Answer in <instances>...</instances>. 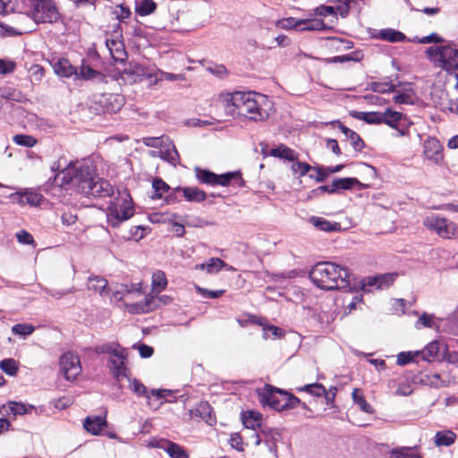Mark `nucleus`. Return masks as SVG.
I'll return each instance as SVG.
<instances>
[{"mask_svg":"<svg viewBox=\"0 0 458 458\" xmlns=\"http://www.w3.org/2000/svg\"><path fill=\"white\" fill-rule=\"evenodd\" d=\"M62 173L64 176L61 182H58V174L49 178L53 186L71 183L77 193L88 198H105L114 193L109 182L99 177L96 169L87 164L75 165L70 163L65 169L62 170Z\"/></svg>","mask_w":458,"mask_h":458,"instance_id":"1","label":"nucleus"},{"mask_svg":"<svg viewBox=\"0 0 458 458\" xmlns=\"http://www.w3.org/2000/svg\"><path fill=\"white\" fill-rule=\"evenodd\" d=\"M352 276L346 267L331 261L317 262L309 272V277L317 287L327 291L342 290L345 293L352 286L356 288L352 284Z\"/></svg>","mask_w":458,"mask_h":458,"instance_id":"2","label":"nucleus"},{"mask_svg":"<svg viewBox=\"0 0 458 458\" xmlns=\"http://www.w3.org/2000/svg\"><path fill=\"white\" fill-rule=\"evenodd\" d=\"M234 107L239 115L248 116L253 121H262L265 118L258 101L255 99V93L236 91L226 99V108Z\"/></svg>","mask_w":458,"mask_h":458,"instance_id":"3","label":"nucleus"},{"mask_svg":"<svg viewBox=\"0 0 458 458\" xmlns=\"http://www.w3.org/2000/svg\"><path fill=\"white\" fill-rule=\"evenodd\" d=\"M27 16L30 17L37 24L55 23L61 18L53 0H44L42 3L33 4L27 13Z\"/></svg>","mask_w":458,"mask_h":458,"instance_id":"4","label":"nucleus"},{"mask_svg":"<svg viewBox=\"0 0 458 458\" xmlns=\"http://www.w3.org/2000/svg\"><path fill=\"white\" fill-rule=\"evenodd\" d=\"M424 225L436 232V233L444 239H457L458 238V225L437 215L428 216L424 221Z\"/></svg>","mask_w":458,"mask_h":458,"instance_id":"5","label":"nucleus"},{"mask_svg":"<svg viewBox=\"0 0 458 458\" xmlns=\"http://www.w3.org/2000/svg\"><path fill=\"white\" fill-rule=\"evenodd\" d=\"M286 390L266 384L262 389H258L259 403L263 407H269L275 411H282L281 406L284 405V399L280 400L277 394L284 396Z\"/></svg>","mask_w":458,"mask_h":458,"instance_id":"6","label":"nucleus"},{"mask_svg":"<svg viewBox=\"0 0 458 458\" xmlns=\"http://www.w3.org/2000/svg\"><path fill=\"white\" fill-rule=\"evenodd\" d=\"M123 74L133 83L148 81L152 85L157 82V74H154L153 70L135 62H129L123 70Z\"/></svg>","mask_w":458,"mask_h":458,"instance_id":"7","label":"nucleus"},{"mask_svg":"<svg viewBox=\"0 0 458 458\" xmlns=\"http://www.w3.org/2000/svg\"><path fill=\"white\" fill-rule=\"evenodd\" d=\"M95 103L99 106L103 113H117L124 105V98L119 94L103 93L96 96Z\"/></svg>","mask_w":458,"mask_h":458,"instance_id":"8","label":"nucleus"},{"mask_svg":"<svg viewBox=\"0 0 458 458\" xmlns=\"http://www.w3.org/2000/svg\"><path fill=\"white\" fill-rule=\"evenodd\" d=\"M60 369L66 380L72 381L81 371L80 359L72 352H65L60 357Z\"/></svg>","mask_w":458,"mask_h":458,"instance_id":"9","label":"nucleus"},{"mask_svg":"<svg viewBox=\"0 0 458 458\" xmlns=\"http://www.w3.org/2000/svg\"><path fill=\"white\" fill-rule=\"evenodd\" d=\"M125 199L120 205V210H115L112 216H108V224L112 227H118L123 221L128 220L133 216V203L130 192L127 189L123 190Z\"/></svg>","mask_w":458,"mask_h":458,"instance_id":"10","label":"nucleus"},{"mask_svg":"<svg viewBox=\"0 0 458 458\" xmlns=\"http://www.w3.org/2000/svg\"><path fill=\"white\" fill-rule=\"evenodd\" d=\"M440 63L445 71L457 72L456 75L458 74V46L456 44L449 43L443 46Z\"/></svg>","mask_w":458,"mask_h":458,"instance_id":"11","label":"nucleus"},{"mask_svg":"<svg viewBox=\"0 0 458 458\" xmlns=\"http://www.w3.org/2000/svg\"><path fill=\"white\" fill-rule=\"evenodd\" d=\"M75 80L95 81L104 83L107 82L106 76L103 72L97 71L90 65L87 64L84 59L82 60L79 71L77 70Z\"/></svg>","mask_w":458,"mask_h":458,"instance_id":"12","label":"nucleus"},{"mask_svg":"<svg viewBox=\"0 0 458 458\" xmlns=\"http://www.w3.org/2000/svg\"><path fill=\"white\" fill-rule=\"evenodd\" d=\"M424 154L428 159L438 163L442 158L443 146L441 142L435 137H428L424 141Z\"/></svg>","mask_w":458,"mask_h":458,"instance_id":"13","label":"nucleus"},{"mask_svg":"<svg viewBox=\"0 0 458 458\" xmlns=\"http://www.w3.org/2000/svg\"><path fill=\"white\" fill-rule=\"evenodd\" d=\"M216 181V185H220L223 187H227L231 184L240 188L245 186V181L243 180L240 171H232L217 174Z\"/></svg>","mask_w":458,"mask_h":458,"instance_id":"14","label":"nucleus"},{"mask_svg":"<svg viewBox=\"0 0 458 458\" xmlns=\"http://www.w3.org/2000/svg\"><path fill=\"white\" fill-rule=\"evenodd\" d=\"M127 359H117L115 357H110L108 360L110 372L116 380H120L121 377L127 378L130 376V369L126 366Z\"/></svg>","mask_w":458,"mask_h":458,"instance_id":"15","label":"nucleus"},{"mask_svg":"<svg viewBox=\"0 0 458 458\" xmlns=\"http://www.w3.org/2000/svg\"><path fill=\"white\" fill-rule=\"evenodd\" d=\"M334 186L336 187V193L341 191H350L356 187L358 190H365L369 188V184L360 182L355 177H344L334 179Z\"/></svg>","mask_w":458,"mask_h":458,"instance_id":"16","label":"nucleus"},{"mask_svg":"<svg viewBox=\"0 0 458 458\" xmlns=\"http://www.w3.org/2000/svg\"><path fill=\"white\" fill-rule=\"evenodd\" d=\"M84 428L90 434L98 436L107 427L106 417L88 416L83 423Z\"/></svg>","mask_w":458,"mask_h":458,"instance_id":"17","label":"nucleus"},{"mask_svg":"<svg viewBox=\"0 0 458 458\" xmlns=\"http://www.w3.org/2000/svg\"><path fill=\"white\" fill-rule=\"evenodd\" d=\"M155 301H157L155 296L152 294H148L145 296L143 301L130 304L128 306L129 312L131 314L151 312L157 310V306L154 303Z\"/></svg>","mask_w":458,"mask_h":458,"instance_id":"18","label":"nucleus"},{"mask_svg":"<svg viewBox=\"0 0 458 458\" xmlns=\"http://www.w3.org/2000/svg\"><path fill=\"white\" fill-rule=\"evenodd\" d=\"M241 419L243 426L250 430L261 428L262 414L259 411L250 410L241 413Z\"/></svg>","mask_w":458,"mask_h":458,"instance_id":"19","label":"nucleus"},{"mask_svg":"<svg viewBox=\"0 0 458 458\" xmlns=\"http://www.w3.org/2000/svg\"><path fill=\"white\" fill-rule=\"evenodd\" d=\"M309 222L317 229L323 232H338L341 230V225L338 222H331L321 216H312Z\"/></svg>","mask_w":458,"mask_h":458,"instance_id":"20","label":"nucleus"},{"mask_svg":"<svg viewBox=\"0 0 458 458\" xmlns=\"http://www.w3.org/2000/svg\"><path fill=\"white\" fill-rule=\"evenodd\" d=\"M366 90L369 89L379 94L396 92V85L393 83L390 77L384 78V81H372L368 84Z\"/></svg>","mask_w":458,"mask_h":458,"instance_id":"21","label":"nucleus"},{"mask_svg":"<svg viewBox=\"0 0 458 458\" xmlns=\"http://www.w3.org/2000/svg\"><path fill=\"white\" fill-rule=\"evenodd\" d=\"M191 412H193V411H191ZM194 415L201 418L208 425H212L216 422L214 410L207 401H202L197 405Z\"/></svg>","mask_w":458,"mask_h":458,"instance_id":"22","label":"nucleus"},{"mask_svg":"<svg viewBox=\"0 0 458 458\" xmlns=\"http://www.w3.org/2000/svg\"><path fill=\"white\" fill-rule=\"evenodd\" d=\"M54 72L62 77L70 78L77 75V68L68 59L61 58L53 65Z\"/></svg>","mask_w":458,"mask_h":458,"instance_id":"23","label":"nucleus"},{"mask_svg":"<svg viewBox=\"0 0 458 458\" xmlns=\"http://www.w3.org/2000/svg\"><path fill=\"white\" fill-rule=\"evenodd\" d=\"M120 347L118 343L105 344L95 347V352L98 354L107 353L112 357L117 359H127V353L124 349L119 351L117 348Z\"/></svg>","mask_w":458,"mask_h":458,"instance_id":"24","label":"nucleus"},{"mask_svg":"<svg viewBox=\"0 0 458 458\" xmlns=\"http://www.w3.org/2000/svg\"><path fill=\"white\" fill-rule=\"evenodd\" d=\"M158 447L164 449L171 458H189L184 448L174 442L163 440V444Z\"/></svg>","mask_w":458,"mask_h":458,"instance_id":"25","label":"nucleus"},{"mask_svg":"<svg viewBox=\"0 0 458 458\" xmlns=\"http://www.w3.org/2000/svg\"><path fill=\"white\" fill-rule=\"evenodd\" d=\"M350 116L364 121L368 124H380L381 112H360L352 110L349 112Z\"/></svg>","mask_w":458,"mask_h":458,"instance_id":"26","label":"nucleus"},{"mask_svg":"<svg viewBox=\"0 0 458 458\" xmlns=\"http://www.w3.org/2000/svg\"><path fill=\"white\" fill-rule=\"evenodd\" d=\"M182 196L189 202L200 203L207 199L208 194L198 187H184Z\"/></svg>","mask_w":458,"mask_h":458,"instance_id":"27","label":"nucleus"},{"mask_svg":"<svg viewBox=\"0 0 458 458\" xmlns=\"http://www.w3.org/2000/svg\"><path fill=\"white\" fill-rule=\"evenodd\" d=\"M197 180L201 184L215 186L216 182L217 174L208 170L203 169L199 166L194 168Z\"/></svg>","mask_w":458,"mask_h":458,"instance_id":"28","label":"nucleus"},{"mask_svg":"<svg viewBox=\"0 0 458 458\" xmlns=\"http://www.w3.org/2000/svg\"><path fill=\"white\" fill-rule=\"evenodd\" d=\"M153 194L152 199H160L168 194L171 187L160 177H155L152 181Z\"/></svg>","mask_w":458,"mask_h":458,"instance_id":"29","label":"nucleus"},{"mask_svg":"<svg viewBox=\"0 0 458 458\" xmlns=\"http://www.w3.org/2000/svg\"><path fill=\"white\" fill-rule=\"evenodd\" d=\"M302 25H304V27L300 29L301 31H327L334 29L333 25H328L320 19L303 20Z\"/></svg>","mask_w":458,"mask_h":458,"instance_id":"30","label":"nucleus"},{"mask_svg":"<svg viewBox=\"0 0 458 458\" xmlns=\"http://www.w3.org/2000/svg\"><path fill=\"white\" fill-rule=\"evenodd\" d=\"M377 276H369L361 281H358L357 278L352 276V284H355L356 288H352L348 290V293H358L360 290L368 291L367 287L369 286H376L377 288Z\"/></svg>","mask_w":458,"mask_h":458,"instance_id":"31","label":"nucleus"},{"mask_svg":"<svg viewBox=\"0 0 458 458\" xmlns=\"http://www.w3.org/2000/svg\"><path fill=\"white\" fill-rule=\"evenodd\" d=\"M381 123H386L391 128L397 129L399 121L403 117V114L398 111H394L391 108H387L384 113H381Z\"/></svg>","mask_w":458,"mask_h":458,"instance_id":"32","label":"nucleus"},{"mask_svg":"<svg viewBox=\"0 0 458 458\" xmlns=\"http://www.w3.org/2000/svg\"><path fill=\"white\" fill-rule=\"evenodd\" d=\"M127 380L129 382V388L133 394L139 397H144L147 400L150 399L149 392L140 380L131 377L130 376L127 377Z\"/></svg>","mask_w":458,"mask_h":458,"instance_id":"33","label":"nucleus"},{"mask_svg":"<svg viewBox=\"0 0 458 458\" xmlns=\"http://www.w3.org/2000/svg\"><path fill=\"white\" fill-rule=\"evenodd\" d=\"M269 155L271 157L285 159L288 161H294L297 158L294 150L284 144H280L278 147L272 148L269 151Z\"/></svg>","mask_w":458,"mask_h":458,"instance_id":"34","label":"nucleus"},{"mask_svg":"<svg viewBox=\"0 0 458 458\" xmlns=\"http://www.w3.org/2000/svg\"><path fill=\"white\" fill-rule=\"evenodd\" d=\"M379 38L387 42L395 43L404 41L406 36L399 30L389 28L379 31Z\"/></svg>","mask_w":458,"mask_h":458,"instance_id":"35","label":"nucleus"},{"mask_svg":"<svg viewBox=\"0 0 458 458\" xmlns=\"http://www.w3.org/2000/svg\"><path fill=\"white\" fill-rule=\"evenodd\" d=\"M157 4L153 0H141L136 2L135 12L140 16H147L157 10Z\"/></svg>","mask_w":458,"mask_h":458,"instance_id":"36","label":"nucleus"},{"mask_svg":"<svg viewBox=\"0 0 458 458\" xmlns=\"http://www.w3.org/2000/svg\"><path fill=\"white\" fill-rule=\"evenodd\" d=\"M455 438V433L451 430L438 431L435 436V444L437 446H449L454 443Z\"/></svg>","mask_w":458,"mask_h":458,"instance_id":"37","label":"nucleus"},{"mask_svg":"<svg viewBox=\"0 0 458 458\" xmlns=\"http://www.w3.org/2000/svg\"><path fill=\"white\" fill-rule=\"evenodd\" d=\"M414 90L411 88H403V92H397L393 100L395 104L414 105Z\"/></svg>","mask_w":458,"mask_h":458,"instance_id":"38","label":"nucleus"},{"mask_svg":"<svg viewBox=\"0 0 458 458\" xmlns=\"http://www.w3.org/2000/svg\"><path fill=\"white\" fill-rule=\"evenodd\" d=\"M107 280L102 276H93L89 277L88 288L89 290L99 292L101 295L107 288Z\"/></svg>","mask_w":458,"mask_h":458,"instance_id":"39","label":"nucleus"},{"mask_svg":"<svg viewBox=\"0 0 458 458\" xmlns=\"http://www.w3.org/2000/svg\"><path fill=\"white\" fill-rule=\"evenodd\" d=\"M297 392H306L313 396L321 397L326 393V387L320 383L307 384L296 388Z\"/></svg>","mask_w":458,"mask_h":458,"instance_id":"40","label":"nucleus"},{"mask_svg":"<svg viewBox=\"0 0 458 458\" xmlns=\"http://www.w3.org/2000/svg\"><path fill=\"white\" fill-rule=\"evenodd\" d=\"M7 414H13V416L27 414L30 411L34 409L33 405H26L22 403L11 401L8 403Z\"/></svg>","mask_w":458,"mask_h":458,"instance_id":"41","label":"nucleus"},{"mask_svg":"<svg viewBox=\"0 0 458 458\" xmlns=\"http://www.w3.org/2000/svg\"><path fill=\"white\" fill-rule=\"evenodd\" d=\"M440 350L438 341H432L420 352L422 360L429 361V358H437Z\"/></svg>","mask_w":458,"mask_h":458,"instance_id":"42","label":"nucleus"},{"mask_svg":"<svg viewBox=\"0 0 458 458\" xmlns=\"http://www.w3.org/2000/svg\"><path fill=\"white\" fill-rule=\"evenodd\" d=\"M167 285L165 274L161 270H157L152 275V288L153 291L161 292L165 290Z\"/></svg>","mask_w":458,"mask_h":458,"instance_id":"43","label":"nucleus"},{"mask_svg":"<svg viewBox=\"0 0 458 458\" xmlns=\"http://www.w3.org/2000/svg\"><path fill=\"white\" fill-rule=\"evenodd\" d=\"M353 402L358 404L360 410L367 413H373L374 410L371 405L366 401L364 396L360 393L358 388H355L352 394Z\"/></svg>","mask_w":458,"mask_h":458,"instance_id":"44","label":"nucleus"},{"mask_svg":"<svg viewBox=\"0 0 458 458\" xmlns=\"http://www.w3.org/2000/svg\"><path fill=\"white\" fill-rule=\"evenodd\" d=\"M0 369L9 376H15L19 370V365L14 359L7 358L0 361Z\"/></svg>","mask_w":458,"mask_h":458,"instance_id":"45","label":"nucleus"},{"mask_svg":"<svg viewBox=\"0 0 458 458\" xmlns=\"http://www.w3.org/2000/svg\"><path fill=\"white\" fill-rule=\"evenodd\" d=\"M41 199L42 195L40 194L35 192H27L18 196V202L22 205L29 204L30 206H38L39 205Z\"/></svg>","mask_w":458,"mask_h":458,"instance_id":"46","label":"nucleus"},{"mask_svg":"<svg viewBox=\"0 0 458 458\" xmlns=\"http://www.w3.org/2000/svg\"><path fill=\"white\" fill-rule=\"evenodd\" d=\"M315 13L318 16H333L334 19L330 21L333 26L338 21L335 6L321 4L315 9Z\"/></svg>","mask_w":458,"mask_h":458,"instance_id":"47","label":"nucleus"},{"mask_svg":"<svg viewBox=\"0 0 458 458\" xmlns=\"http://www.w3.org/2000/svg\"><path fill=\"white\" fill-rule=\"evenodd\" d=\"M301 403V401L300 398L286 390V394H284V405L281 406V409H283V411L292 410Z\"/></svg>","mask_w":458,"mask_h":458,"instance_id":"48","label":"nucleus"},{"mask_svg":"<svg viewBox=\"0 0 458 458\" xmlns=\"http://www.w3.org/2000/svg\"><path fill=\"white\" fill-rule=\"evenodd\" d=\"M345 137L351 141V145L358 152H360L366 147L364 140L352 130H351Z\"/></svg>","mask_w":458,"mask_h":458,"instance_id":"49","label":"nucleus"},{"mask_svg":"<svg viewBox=\"0 0 458 458\" xmlns=\"http://www.w3.org/2000/svg\"><path fill=\"white\" fill-rule=\"evenodd\" d=\"M420 354V351L402 352L397 355L396 364L399 366L407 365L408 363L414 361Z\"/></svg>","mask_w":458,"mask_h":458,"instance_id":"50","label":"nucleus"},{"mask_svg":"<svg viewBox=\"0 0 458 458\" xmlns=\"http://www.w3.org/2000/svg\"><path fill=\"white\" fill-rule=\"evenodd\" d=\"M183 188L184 187H181V186H178V187H175L173 189L171 188V190L168 191V194H166L164 197L165 202L167 205H174L175 203L180 202L181 201L180 196H181V193L182 194Z\"/></svg>","mask_w":458,"mask_h":458,"instance_id":"51","label":"nucleus"},{"mask_svg":"<svg viewBox=\"0 0 458 458\" xmlns=\"http://www.w3.org/2000/svg\"><path fill=\"white\" fill-rule=\"evenodd\" d=\"M13 141L20 146L32 148L37 144V140L27 134H16L13 136Z\"/></svg>","mask_w":458,"mask_h":458,"instance_id":"52","label":"nucleus"},{"mask_svg":"<svg viewBox=\"0 0 458 458\" xmlns=\"http://www.w3.org/2000/svg\"><path fill=\"white\" fill-rule=\"evenodd\" d=\"M225 266V262L219 258H211L207 262L206 270L208 274H216L223 269Z\"/></svg>","mask_w":458,"mask_h":458,"instance_id":"53","label":"nucleus"},{"mask_svg":"<svg viewBox=\"0 0 458 458\" xmlns=\"http://www.w3.org/2000/svg\"><path fill=\"white\" fill-rule=\"evenodd\" d=\"M396 277V273H386L383 275H378L377 289L388 288L391 284H393Z\"/></svg>","mask_w":458,"mask_h":458,"instance_id":"54","label":"nucleus"},{"mask_svg":"<svg viewBox=\"0 0 458 458\" xmlns=\"http://www.w3.org/2000/svg\"><path fill=\"white\" fill-rule=\"evenodd\" d=\"M35 330V327L32 325L29 324H15L12 327V332L13 335L27 336L31 335Z\"/></svg>","mask_w":458,"mask_h":458,"instance_id":"55","label":"nucleus"},{"mask_svg":"<svg viewBox=\"0 0 458 458\" xmlns=\"http://www.w3.org/2000/svg\"><path fill=\"white\" fill-rule=\"evenodd\" d=\"M352 0H329L331 3H338L339 4L336 5L335 12L337 14L342 18H346L349 15L350 13V4Z\"/></svg>","mask_w":458,"mask_h":458,"instance_id":"56","label":"nucleus"},{"mask_svg":"<svg viewBox=\"0 0 458 458\" xmlns=\"http://www.w3.org/2000/svg\"><path fill=\"white\" fill-rule=\"evenodd\" d=\"M0 97L8 100L21 101V92L12 88L0 89Z\"/></svg>","mask_w":458,"mask_h":458,"instance_id":"57","label":"nucleus"},{"mask_svg":"<svg viewBox=\"0 0 458 458\" xmlns=\"http://www.w3.org/2000/svg\"><path fill=\"white\" fill-rule=\"evenodd\" d=\"M303 20H295L293 17L277 21L276 26L284 30L297 29L302 25Z\"/></svg>","mask_w":458,"mask_h":458,"instance_id":"58","label":"nucleus"},{"mask_svg":"<svg viewBox=\"0 0 458 458\" xmlns=\"http://www.w3.org/2000/svg\"><path fill=\"white\" fill-rule=\"evenodd\" d=\"M259 429L261 437L263 439L269 438L270 440H280L282 438L281 433L276 428L261 426Z\"/></svg>","mask_w":458,"mask_h":458,"instance_id":"59","label":"nucleus"},{"mask_svg":"<svg viewBox=\"0 0 458 458\" xmlns=\"http://www.w3.org/2000/svg\"><path fill=\"white\" fill-rule=\"evenodd\" d=\"M311 169H313L312 165H310V164H308L306 162H301L298 160L295 163H293L292 165V170H293V174L299 173L300 177L305 176L306 174H308V173L310 171H311Z\"/></svg>","mask_w":458,"mask_h":458,"instance_id":"60","label":"nucleus"},{"mask_svg":"<svg viewBox=\"0 0 458 458\" xmlns=\"http://www.w3.org/2000/svg\"><path fill=\"white\" fill-rule=\"evenodd\" d=\"M161 157L169 163L174 164V162L179 159V153L176 150L175 146L172 145L171 148H167L164 151H161Z\"/></svg>","mask_w":458,"mask_h":458,"instance_id":"61","label":"nucleus"},{"mask_svg":"<svg viewBox=\"0 0 458 458\" xmlns=\"http://www.w3.org/2000/svg\"><path fill=\"white\" fill-rule=\"evenodd\" d=\"M263 331L264 338H267L269 334L272 335L275 338H281L284 335V332L282 328L274 325H264Z\"/></svg>","mask_w":458,"mask_h":458,"instance_id":"62","label":"nucleus"},{"mask_svg":"<svg viewBox=\"0 0 458 458\" xmlns=\"http://www.w3.org/2000/svg\"><path fill=\"white\" fill-rule=\"evenodd\" d=\"M311 171H316L317 174H310L309 177L314 179L317 182H323L328 176V173L326 172V168L323 165L313 166Z\"/></svg>","mask_w":458,"mask_h":458,"instance_id":"63","label":"nucleus"},{"mask_svg":"<svg viewBox=\"0 0 458 458\" xmlns=\"http://www.w3.org/2000/svg\"><path fill=\"white\" fill-rule=\"evenodd\" d=\"M196 290L199 293L201 294L202 297L208 299H217L221 297L225 292V290L211 291L198 285L196 286Z\"/></svg>","mask_w":458,"mask_h":458,"instance_id":"64","label":"nucleus"}]
</instances>
